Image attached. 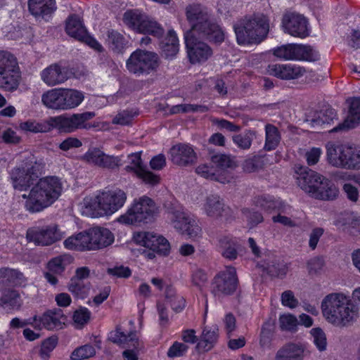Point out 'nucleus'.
<instances>
[{"label":"nucleus","instance_id":"f257e3e1","mask_svg":"<svg viewBox=\"0 0 360 360\" xmlns=\"http://www.w3.org/2000/svg\"><path fill=\"white\" fill-rule=\"evenodd\" d=\"M44 165L42 160L27 154L9 173L13 188L15 191L24 192L21 195L24 206L31 213L40 212L50 207L63 192V183L59 178L46 176L39 179Z\"/></svg>","mask_w":360,"mask_h":360},{"label":"nucleus","instance_id":"f03ea898","mask_svg":"<svg viewBox=\"0 0 360 360\" xmlns=\"http://www.w3.org/2000/svg\"><path fill=\"white\" fill-rule=\"evenodd\" d=\"M323 319L330 325L347 328L355 323L359 317V309L348 293L330 292L321 302Z\"/></svg>","mask_w":360,"mask_h":360},{"label":"nucleus","instance_id":"7ed1b4c3","mask_svg":"<svg viewBox=\"0 0 360 360\" xmlns=\"http://www.w3.org/2000/svg\"><path fill=\"white\" fill-rule=\"evenodd\" d=\"M127 199L126 192L118 188L98 191L84 198L82 212L92 218L111 216L124 205Z\"/></svg>","mask_w":360,"mask_h":360},{"label":"nucleus","instance_id":"20e7f679","mask_svg":"<svg viewBox=\"0 0 360 360\" xmlns=\"http://www.w3.org/2000/svg\"><path fill=\"white\" fill-rule=\"evenodd\" d=\"M233 30L239 45L259 44L268 34L269 20L263 14L245 16L235 22Z\"/></svg>","mask_w":360,"mask_h":360},{"label":"nucleus","instance_id":"39448f33","mask_svg":"<svg viewBox=\"0 0 360 360\" xmlns=\"http://www.w3.org/2000/svg\"><path fill=\"white\" fill-rule=\"evenodd\" d=\"M187 20L191 26L186 32L202 33L210 41L221 43L225 39L222 28L214 22L207 9L200 4L189 5L186 8Z\"/></svg>","mask_w":360,"mask_h":360},{"label":"nucleus","instance_id":"423d86ee","mask_svg":"<svg viewBox=\"0 0 360 360\" xmlns=\"http://www.w3.org/2000/svg\"><path fill=\"white\" fill-rule=\"evenodd\" d=\"M296 179L298 186L315 198L333 200L338 194V188L328 179L307 167L296 170Z\"/></svg>","mask_w":360,"mask_h":360},{"label":"nucleus","instance_id":"0eeeda50","mask_svg":"<svg viewBox=\"0 0 360 360\" xmlns=\"http://www.w3.org/2000/svg\"><path fill=\"white\" fill-rule=\"evenodd\" d=\"M326 160L333 167L360 169V150L348 144L328 143L326 145Z\"/></svg>","mask_w":360,"mask_h":360},{"label":"nucleus","instance_id":"6e6552de","mask_svg":"<svg viewBox=\"0 0 360 360\" xmlns=\"http://www.w3.org/2000/svg\"><path fill=\"white\" fill-rule=\"evenodd\" d=\"M157 208L153 200L146 196L135 199L127 212L117 218V221L123 224H136L151 221Z\"/></svg>","mask_w":360,"mask_h":360},{"label":"nucleus","instance_id":"1a4fd4ad","mask_svg":"<svg viewBox=\"0 0 360 360\" xmlns=\"http://www.w3.org/2000/svg\"><path fill=\"white\" fill-rule=\"evenodd\" d=\"M238 283L236 269L227 266L214 276L210 283V291L215 300L221 302L225 297L235 293Z\"/></svg>","mask_w":360,"mask_h":360},{"label":"nucleus","instance_id":"9d476101","mask_svg":"<svg viewBox=\"0 0 360 360\" xmlns=\"http://www.w3.org/2000/svg\"><path fill=\"white\" fill-rule=\"evenodd\" d=\"M20 80L21 72L17 58L9 52L0 51V89L15 91Z\"/></svg>","mask_w":360,"mask_h":360},{"label":"nucleus","instance_id":"9b49d317","mask_svg":"<svg viewBox=\"0 0 360 360\" xmlns=\"http://www.w3.org/2000/svg\"><path fill=\"white\" fill-rule=\"evenodd\" d=\"M158 66V56L154 52L141 49L133 51L126 60L127 70L136 76L149 75L156 70Z\"/></svg>","mask_w":360,"mask_h":360},{"label":"nucleus","instance_id":"f8f14e48","mask_svg":"<svg viewBox=\"0 0 360 360\" xmlns=\"http://www.w3.org/2000/svg\"><path fill=\"white\" fill-rule=\"evenodd\" d=\"M273 55L282 60L316 61L320 58L319 52L310 46L288 44L271 50Z\"/></svg>","mask_w":360,"mask_h":360},{"label":"nucleus","instance_id":"ddd939ff","mask_svg":"<svg viewBox=\"0 0 360 360\" xmlns=\"http://www.w3.org/2000/svg\"><path fill=\"white\" fill-rule=\"evenodd\" d=\"M205 37L202 33L186 32L185 44L188 60L192 64H202L207 61L213 55L212 48L199 38Z\"/></svg>","mask_w":360,"mask_h":360},{"label":"nucleus","instance_id":"4468645a","mask_svg":"<svg viewBox=\"0 0 360 360\" xmlns=\"http://www.w3.org/2000/svg\"><path fill=\"white\" fill-rule=\"evenodd\" d=\"M172 226L182 235L191 238H196L201 234V228L198 221L184 209L172 211L169 214Z\"/></svg>","mask_w":360,"mask_h":360},{"label":"nucleus","instance_id":"2eb2a0df","mask_svg":"<svg viewBox=\"0 0 360 360\" xmlns=\"http://www.w3.org/2000/svg\"><path fill=\"white\" fill-rule=\"evenodd\" d=\"M63 236L64 233L55 224L32 226L27 229L26 233L28 241L43 246L52 245L61 240Z\"/></svg>","mask_w":360,"mask_h":360},{"label":"nucleus","instance_id":"dca6fc26","mask_svg":"<svg viewBox=\"0 0 360 360\" xmlns=\"http://www.w3.org/2000/svg\"><path fill=\"white\" fill-rule=\"evenodd\" d=\"M135 244L146 249L156 251L158 255L167 256L170 252V244L164 236L150 231H139L133 235Z\"/></svg>","mask_w":360,"mask_h":360},{"label":"nucleus","instance_id":"f3484780","mask_svg":"<svg viewBox=\"0 0 360 360\" xmlns=\"http://www.w3.org/2000/svg\"><path fill=\"white\" fill-rule=\"evenodd\" d=\"M141 153H131L128 156L129 165L126 166L127 172H133L139 179L146 184L155 186L160 181L159 175L149 171L141 160Z\"/></svg>","mask_w":360,"mask_h":360},{"label":"nucleus","instance_id":"a211bd4d","mask_svg":"<svg viewBox=\"0 0 360 360\" xmlns=\"http://www.w3.org/2000/svg\"><path fill=\"white\" fill-rule=\"evenodd\" d=\"M82 160L88 164L110 169L119 167L122 161L120 157L108 155L98 148L88 149Z\"/></svg>","mask_w":360,"mask_h":360},{"label":"nucleus","instance_id":"6ab92c4d","mask_svg":"<svg viewBox=\"0 0 360 360\" xmlns=\"http://www.w3.org/2000/svg\"><path fill=\"white\" fill-rule=\"evenodd\" d=\"M282 26L284 32L292 37L302 39L309 35L308 22L301 14L285 13L283 17Z\"/></svg>","mask_w":360,"mask_h":360},{"label":"nucleus","instance_id":"aec40b11","mask_svg":"<svg viewBox=\"0 0 360 360\" xmlns=\"http://www.w3.org/2000/svg\"><path fill=\"white\" fill-rule=\"evenodd\" d=\"M39 76L46 86L52 87L66 82L70 77V73L66 67L53 63L44 68Z\"/></svg>","mask_w":360,"mask_h":360},{"label":"nucleus","instance_id":"412c9836","mask_svg":"<svg viewBox=\"0 0 360 360\" xmlns=\"http://www.w3.org/2000/svg\"><path fill=\"white\" fill-rule=\"evenodd\" d=\"M266 73L271 76L281 79L291 80L302 76L305 70L302 67L292 64H269L266 69Z\"/></svg>","mask_w":360,"mask_h":360},{"label":"nucleus","instance_id":"4be33fe9","mask_svg":"<svg viewBox=\"0 0 360 360\" xmlns=\"http://www.w3.org/2000/svg\"><path fill=\"white\" fill-rule=\"evenodd\" d=\"M90 250H98L112 245L114 234L106 228L93 227L88 229Z\"/></svg>","mask_w":360,"mask_h":360},{"label":"nucleus","instance_id":"5701e85b","mask_svg":"<svg viewBox=\"0 0 360 360\" xmlns=\"http://www.w3.org/2000/svg\"><path fill=\"white\" fill-rule=\"evenodd\" d=\"M200 210L208 217L218 219L226 210L224 200L215 194L204 197L200 203Z\"/></svg>","mask_w":360,"mask_h":360},{"label":"nucleus","instance_id":"b1692460","mask_svg":"<svg viewBox=\"0 0 360 360\" xmlns=\"http://www.w3.org/2000/svg\"><path fill=\"white\" fill-rule=\"evenodd\" d=\"M172 161L178 165L186 166L193 163L196 159L194 149L188 144H178L170 150Z\"/></svg>","mask_w":360,"mask_h":360},{"label":"nucleus","instance_id":"393cba45","mask_svg":"<svg viewBox=\"0 0 360 360\" xmlns=\"http://www.w3.org/2000/svg\"><path fill=\"white\" fill-rule=\"evenodd\" d=\"M306 345L302 342H288L281 347L276 352V360H302L304 356Z\"/></svg>","mask_w":360,"mask_h":360},{"label":"nucleus","instance_id":"a878e982","mask_svg":"<svg viewBox=\"0 0 360 360\" xmlns=\"http://www.w3.org/2000/svg\"><path fill=\"white\" fill-rule=\"evenodd\" d=\"M211 162L218 174L228 179L226 184L230 183L233 179V175L228 170L236 167V163L231 156L226 154H216L212 156Z\"/></svg>","mask_w":360,"mask_h":360},{"label":"nucleus","instance_id":"bb28decb","mask_svg":"<svg viewBox=\"0 0 360 360\" xmlns=\"http://www.w3.org/2000/svg\"><path fill=\"white\" fill-rule=\"evenodd\" d=\"M63 245L69 250L89 251L88 229L68 237L63 241Z\"/></svg>","mask_w":360,"mask_h":360},{"label":"nucleus","instance_id":"cd10ccee","mask_svg":"<svg viewBox=\"0 0 360 360\" xmlns=\"http://www.w3.org/2000/svg\"><path fill=\"white\" fill-rule=\"evenodd\" d=\"M147 14L144 12L133 9L127 11L123 15V22L124 25L130 30L136 33H140L143 29Z\"/></svg>","mask_w":360,"mask_h":360},{"label":"nucleus","instance_id":"c85d7f7f","mask_svg":"<svg viewBox=\"0 0 360 360\" xmlns=\"http://www.w3.org/2000/svg\"><path fill=\"white\" fill-rule=\"evenodd\" d=\"M63 110H69L77 108L84 100V94L82 91L62 88Z\"/></svg>","mask_w":360,"mask_h":360},{"label":"nucleus","instance_id":"c756f323","mask_svg":"<svg viewBox=\"0 0 360 360\" xmlns=\"http://www.w3.org/2000/svg\"><path fill=\"white\" fill-rule=\"evenodd\" d=\"M62 88L49 89L41 95V103L47 108L63 110Z\"/></svg>","mask_w":360,"mask_h":360},{"label":"nucleus","instance_id":"7c9ffc66","mask_svg":"<svg viewBox=\"0 0 360 360\" xmlns=\"http://www.w3.org/2000/svg\"><path fill=\"white\" fill-rule=\"evenodd\" d=\"M29 10L36 17L44 18L55 9V0H29Z\"/></svg>","mask_w":360,"mask_h":360},{"label":"nucleus","instance_id":"2f4dec72","mask_svg":"<svg viewBox=\"0 0 360 360\" xmlns=\"http://www.w3.org/2000/svg\"><path fill=\"white\" fill-rule=\"evenodd\" d=\"M360 123V98H354L352 101L349 114L344 122L338 128L333 131H337L338 129H349L354 128Z\"/></svg>","mask_w":360,"mask_h":360},{"label":"nucleus","instance_id":"473e14b6","mask_svg":"<svg viewBox=\"0 0 360 360\" xmlns=\"http://www.w3.org/2000/svg\"><path fill=\"white\" fill-rule=\"evenodd\" d=\"M129 41L116 30H109L107 33L106 44L115 53H123L127 48Z\"/></svg>","mask_w":360,"mask_h":360},{"label":"nucleus","instance_id":"72a5a7b5","mask_svg":"<svg viewBox=\"0 0 360 360\" xmlns=\"http://www.w3.org/2000/svg\"><path fill=\"white\" fill-rule=\"evenodd\" d=\"M25 281V276L20 271L9 268L0 269V286L22 285Z\"/></svg>","mask_w":360,"mask_h":360},{"label":"nucleus","instance_id":"f704fd0d","mask_svg":"<svg viewBox=\"0 0 360 360\" xmlns=\"http://www.w3.org/2000/svg\"><path fill=\"white\" fill-rule=\"evenodd\" d=\"M238 241L236 238L229 236H223L218 240V247L222 255L229 259L237 257Z\"/></svg>","mask_w":360,"mask_h":360},{"label":"nucleus","instance_id":"c9c22d12","mask_svg":"<svg viewBox=\"0 0 360 360\" xmlns=\"http://www.w3.org/2000/svg\"><path fill=\"white\" fill-rule=\"evenodd\" d=\"M19 129L25 132L45 133L51 130L50 117L47 120L37 122L34 120H28L19 124Z\"/></svg>","mask_w":360,"mask_h":360},{"label":"nucleus","instance_id":"e433bc0d","mask_svg":"<svg viewBox=\"0 0 360 360\" xmlns=\"http://www.w3.org/2000/svg\"><path fill=\"white\" fill-rule=\"evenodd\" d=\"M162 53L167 58H172L179 51V39L174 31H169L167 37L161 43Z\"/></svg>","mask_w":360,"mask_h":360},{"label":"nucleus","instance_id":"4c0bfd02","mask_svg":"<svg viewBox=\"0 0 360 360\" xmlns=\"http://www.w3.org/2000/svg\"><path fill=\"white\" fill-rule=\"evenodd\" d=\"M65 30L67 34L79 40L86 32L80 18L76 15L70 16L66 21Z\"/></svg>","mask_w":360,"mask_h":360},{"label":"nucleus","instance_id":"58836bf2","mask_svg":"<svg viewBox=\"0 0 360 360\" xmlns=\"http://www.w3.org/2000/svg\"><path fill=\"white\" fill-rule=\"evenodd\" d=\"M109 340L114 343L123 346L128 345L129 342H131V345L134 347L139 345L138 338L135 333H130L127 335L122 331L120 328H117L116 330L110 333Z\"/></svg>","mask_w":360,"mask_h":360},{"label":"nucleus","instance_id":"ea45409f","mask_svg":"<svg viewBox=\"0 0 360 360\" xmlns=\"http://www.w3.org/2000/svg\"><path fill=\"white\" fill-rule=\"evenodd\" d=\"M94 112H84L82 113H75L70 115V119L75 129H90L95 126L89 123L88 121L95 117Z\"/></svg>","mask_w":360,"mask_h":360},{"label":"nucleus","instance_id":"a19ab883","mask_svg":"<svg viewBox=\"0 0 360 360\" xmlns=\"http://www.w3.org/2000/svg\"><path fill=\"white\" fill-rule=\"evenodd\" d=\"M195 172L198 175L205 179L218 181L224 184H226L228 179L224 177L223 175L218 174L212 164L211 166L207 164H201L196 167Z\"/></svg>","mask_w":360,"mask_h":360},{"label":"nucleus","instance_id":"79ce46f5","mask_svg":"<svg viewBox=\"0 0 360 360\" xmlns=\"http://www.w3.org/2000/svg\"><path fill=\"white\" fill-rule=\"evenodd\" d=\"M218 328L214 326L212 328H205L203 330L201 339L198 343L197 347L204 350H210L218 338Z\"/></svg>","mask_w":360,"mask_h":360},{"label":"nucleus","instance_id":"37998d69","mask_svg":"<svg viewBox=\"0 0 360 360\" xmlns=\"http://www.w3.org/2000/svg\"><path fill=\"white\" fill-rule=\"evenodd\" d=\"M281 141L279 131L275 126L268 124L265 126V144L264 149L266 150H274Z\"/></svg>","mask_w":360,"mask_h":360},{"label":"nucleus","instance_id":"c03bdc74","mask_svg":"<svg viewBox=\"0 0 360 360\" xmlns=\"http://www.w3.org/2000/svg\"><path fill=\"white\" fill-rule=\"evenodd\" d=\"M72 258L68 255H60L51 259L47 267L49 271L60 274L64 271L66 266L72 262Z\"/></svg>","mask_w":360,"mask_h":360},{"label":"nucleus","instance_id":"a18cd8bd","mask_svg":"<svg viewBox=\"0 0 360 360\" xmlns=\"http://www.w3.org/2000/svg\"><path fill=\"white\" fill-rule=\"evenodd\" d=\"M50 122L51 125V130L56 128L61 131L66 133H71L75 131L70 116L63 115L56 117H51Z\"/></svg>","mask_w":360,"mask_h":360},{"label":"nucleus","instance_id":"49530a36","mask_svg":"<svg viewBox=\"0 0 360 360\" xmlns=\"http://www.w3.org/2000/svg\"><path fill=\"white\" fill-rule=\"evenodd\" d=\"M143 29L140 34H150L154 37L160 38L163 35L164 29L162 25L158 23L154 18L147 15L144 24L143 25Z\"/></svg>","mask_w":360,"mask_h":360},{"label":"nucleus","instance_id":"de8ad7c7","mask_svg":"<svg viewBox=\"0 0 360 360\" xmlns=\"http://www.w3.org/2000/svg\"><path fill=\"white\" fill-rule=\"evenodd\" d=\"M22 304L20 294L16 290H8L0 299V306L11 309H18Z\"/></svg>","mask_w":360,"mask_h":360},{"label":"nucleus","instance_id":"09e8293b","mask_svg":"<svg viewBox=\"0 0 360 360\" xmlns=\"http://www.w3.org/2000/svg\"><path fill=\"white\" fill-rule=\"evenodd\" d=\"M257 203L264 210L269 212H278L279 210L285 212V210H290V207L284 204L281 200H274L271 198H261L257 201Z\"/></svg>","mask_w":360,"mask_h":360},{"label":"nucleus","instance_id":"8fccbe9b","mask_svg":"<svg viewBox=\"0 0 360 360\" xmlns=\"http://www.w3.org/2000/svg\"><path fill=\"white\" fill-rule=\"evenodd\" d=\"M68 290L77 297L84 298L89 293V285L79 278H72L68 285Z\"/></svg>","mask_w":360,"mask_h":360},{"label":"nucleus","instance_id":"3c124183","mask_svg":"<svg viewBox=\"0 0 360 360\" xmlns=\"http://www.w3.org/2000/svg\"><path fill=\"white\" fill-rule=\"evenodd\" d=\"M166 299L172 309L176 313L181 311L186 307V301L183 296L176 294L172 289L167 290Z\"/></svg>","mask_w":360,"mask_h":360},{"label":"nucleus","instance_id":"603ef678","mask_svg":"<svg viewBox=\"0 0 360 360\" xmlns=\"http://www.w3.org/2000/svg\"><path fill=\"white\" fill-rule=\"evenodd\" d=\"M255 136V131L248 130L244 134L234 135L233 136V141L240 148L247 150L250 148L252 141Z\"/></svg>","mask_w":360,"mask_h":360},{"label":"nucleus","instance_id":"864d4df0","mask_svg":"<svg viewBox=\"0 0 360 360\" xmlns=\"http://www.w3.org/2000/svg\"><path fill=\"white\" fill-rule=\"evenodd\" d=\"M96 354V349L91 345H85L76 348L71 354V360H84L92 357Z\"/></svg>","mask_w":360,"mask_h":360},{"label":"nucleus","instance_id":"5fc2aeb1","mask_svg":"<svg viewBox=\"0 0 360 360\" xmlns=\"http://www.w3.org/2000/svg\"><path fill=\"white\" fill-rule=\"evenodd\" d=\"M39 321L43 326L49 330H53L61 323L60 314L53 311L44 313L41 317H40Z\"/></svg>","mask_w":360,"mask_h":360},{"label":"nucleus","instance_id":"6e6d98bb","mask_svg":"<svg viewBox=\"0 0 360 360\" xmlns=\"http://www.w3.org/2000/svg\"><path fill=\"white\" fill-rule=\"evenodd\" d=\"M279 324L283 330L293 332L297 330L298 321L295 316L288 313L280 316Z\"/></svg>","mask_w":360,"mask_h":360},{"label":"nucleus","instance_id":"4d7b16f0","mask_svg":"<svg viewBox=\"0 0 360 360\" xmlns=\"http://www.w3.org/2000/svg\"><path fill=\"white\" fill-rule=\"evenodd\" d=\"M191 283L193 285L197 288L200 291L206 285L208 276L206 272L200 269H196L193 271L191 274Z\"/></svg>","mask_w":360,"mask_h":360},{"label":"nucleus","instance_id":"13d9d810","mask_svg":"<svg viewBox=\"0 0 360 360\" xmlns=\"http://www.w3.org/2000/svg\"><path fill=\"white\" fill-rule=\"evenodd\" d=\"M336 117V113L333 108H326L325 110L321 111L318 117L312 120V126H322L326 124H329Z\"/></svg>","mask_w":360,"mask_h":360},{"label":"nucleus","instance_id":"bf43d9fd","mask_svg":"<svg viewBox=\"0 0 360 360\" xmlns=\"http://www.w3.org/2000/svg\"><path fill=\"white\" fill-rule=\"evenodd\" d=\"M313 338V342L319 351H324L326 349L327 340L323 330L321 328H314L310 330Z\"/></svg>","mask_w":360,"mask_h":360},{"label":"nucleus","instance_id":"052dcab7","mask_svg":"<svg viewBox=\"0 0 360 360\" xmlns=\"http://www.w3.org/2000/svg\"><path fill=\"white\" fill-rule=\"evenodd\" d=\"M91 312L87 308L81 307L73 314L74 324L76 328H81L89 321Z\"/></svg>","mask_w":360,"mask_h":360},{"label":"nucleus","instance_id":"680f3d73","mask_svg":"<svg viewBox=\"0 0 360 360\" xmlns=\"http://www.w3.org/2000/svg\"><path fill=\"white\" fill-rule=\"evenodd\" d=\"M188 349V346L184 343L175 342L169 348L167 356L170 358L182 356L187 352Z\"/></svg>","mask_w":360,"mask_h":360},{"label":"nucleus","instance_id":"e2e57ef3","mask_svg":"<svg viewBox=\"0 0 360 360\" xmlns=\"http://www.w3.org/2000/svg\"><path fill=\"white\" fill-rule=\"evenodd\" d=\"M58 343L57 338H49L45 340L41 345L40 350V356L43 359H46L49 356V354L54 349Z\"/></svg>","mask_w":360,"mask_h":360},{"label":"nucleus","instance_id":"0e129e2a","mask_svg":"<svg viewBox=\"0 0 360 360\" xmlns=\"http://www.w3.org/2000/svg\"><path fill=\"white\" fill-rule=\"evenodd\" d=\"M281 300L282 305L290 309H295L299 304L297 299L295 298L294 293L291 290L284 291L281 294Z\"/></svg>","mask_w":360,"mask_h":360},{"label":"nucleus","instance_id":"69168bd1","mask_svg":"<svg viewBox=\"0 0 360 360\" xmlns=\"http://www.w3.org/2000/svg\"><path fill=\"white\" fill-rule=\"evenodd\" d=\"M82 146V141L76 137H68L59 143L58 148L63 151L78 148Z\"/></svg>","mask_w":360,"mask_h":360},{"label":"nucleus","instance_id":"338daca9","mask_svg":"<svg viewBox=\"0 0 360 360\" xmlns=\"http://www.w3.org/2000/svg\"><path fill=\"white\" fill-rule=\"evenodd\" d=\"M243 213L246 218L250 227L252 228L263 221L262 215L258 212L252 211L249 209H244Z\"/></svg>","mask_w":360,"mask_h":360},{"label":"nucleus","instance_id":"774afa93","mask_svg":"<svg viewBox=\"0 0 360 360\" xmlns=\"http://www.w3.org/2000/svg\"><path fill=\"white\" fill-rule=\"evenodd\" d=\"M324 264L325 262L322 257H315L307 262V267L310 274H316L322 270Z\"/></svg>","mask_w":360,"mask_h":360}]
</instances>
